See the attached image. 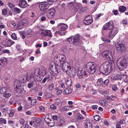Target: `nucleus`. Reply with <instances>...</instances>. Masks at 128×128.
<instances>
[{
    "label": "nucleus",
    "instance_id": "32",
    "mask_svg": "<svg viewBox=\"0 0 128 128\" xmlns=\"http://www.w3.org/2000/svg\"><path fill=\"white\" fill-rule=\"evenodd\" d=\"M60 55L57 56L56 57V60L57 62V63L56 64H58V63L60 64V66H61V64L60 63Z\"/></svg>",
    "mask_w": 128,
    "mask_h": 128
},
{
    "label": "nucleus",
    "instance_id": "43",
    "mask_svg": "<svg viewBox=\"0 0 128 128\" xmlns=\"http://www.w3.org/2000/svg\"><path fill=\"white\" fill-rule=\"evenodd\" d=\"M94 119L96 121H98L100 119V117L98 115H96L94 116Z\"/></svg>",
    "mask_w": 128,
    "mask_h": 128
},
{
    "label": "nucleus",
    "instance_id": "64",
    "mask_svg": "<svg viewBox=\"0 0 128 128\" xmlns=\"http://www.w3.org/2000/svg\"><path fill=\"white\" fill-rule=\"evenodd\" d=\"M57 125L59 126H61L62 125V123H61L60 122H58L57 123Z\"/></svg>",
    "mask_w": 128,
    "mask_h": 128
},
{
    "label": "nucleus",
    "instance_id": "36",
    "mask_svg": "<svg viewBox=\"0 0 128 128\" xmlns=\"http://www.w3.org/2000/svg\"><path fill=\"white\" fill-rule=\"evenodd\" d=\"M50 78V76H46L43 79L42 81V83H45L46 82L47 80H48V81L49 80Z\"/></svg>",
    "mask_w": 128,
    "mask_h": 128
},
{
    "label": "nucleus",
    "instance_id": "29",
    "mask_svg": "<svg viewBox=\"0 0 128 128\" xmlns=\"http://www.w3.org/2000/svg\"><path fill=\"white\" fill-rule=\"evenodd\" d=\"M126 8L125 6H122L120 7L119 10L120 12H124L126 10Z\"/></svg>",
    "mask_w": 128,
    "mask_h": 128
},
{
    "label": "nucleus",
    "instance_id": "48",
    "mask_svg": "<svg viewBox=\"0 0 128 128\" xmlns=\"http://www.w3.org/2000/svg\"><path fill=\"white\" fill-rule=\"evenodd\" d=\"M54 86V85L53 83H52L50 84L49 88L50 90H53Z\"/></svg>",
    "mask_w": 128,
    "mask_h": 128
},
{
    "label": "nucleus",
    "instance_id": "41",
    "mask_svg": "<svg viewBox=\"0 0 128 128\" xmlns=\"http://www.w3.org/2000/svg\"><path fill=\"white\" fill-rule=\"evenodd\" d=\"M84 118L80 114H78V120H81L84 119Z\"/></svg>",
    "mask_w": 128,
    "mask_h": 128
},
{
    "label": "nucleus",
    "instance_id": "33",
    "mask_svg": "<svg viewBox=\"0 0 128 128\" xmlns=\"http://www.w3.org/2000/svg\"><path fill=\"white\" fill-rule=\"evenodd\" d=\"M73 5L78 9L79 8H80L81 6V4L80 3H74L73 4Z\"/></svg>",
    "mask_w": 128,
    "mask_h": 128
},
{
    "label": "nucleus",
    "instance_id": "40",
    "mask_svg": "<svg viewBox=\"0 0 128 128\" xmlns=\"http://www.w3.org/2000/svg\"><path fill=\"white\" fill-rule=\"evenodd\" d=\"M20 128H31V127L28 124H26L25 125H22Z\"/></svg>",
    "mask_w": 128,
    "mask_h": 128
},
{
    "label": "nucleus",
    "instance_id": "7",
    "mask_svg": "<svg viewBox=\"0 0 128 128\" xmlns=\"http://www.w3.org/2000/svg\"><path fill=\"white\" fill-rule=\"evenodd\" d=\"M115 47L118 52L123 53L125 50V46L123 44H118L116 45Z\"/></svg>",
    "mask_w": 128,
    "mask_h": 128
},
{
    "label": "nucleus",
    "instance_id": "9",
    "mask_svg": "<svg viewBox=\"0 0 128 128\" xmlns=\"http://www.w3.org/2000/svg\"><path fill=\"white\" fill-rule=\"evenodd\" d=\"M114 24L112 21H110L109 22L103 26V28L104 30H110L114 27Z\"/></svg>",
    "mask_w": 128,
    "mask_h": 128
},
{
    "label": "nucleus",
    "instance_id": "44",
    "mask_svg": "<svg viewBox=\"0 0 128 128\" xmlns=\"http://www.w3.org/2000/svg\"><path fill=\"white\" fill-rule=\"evenodd\" d=\"M52 96V94L51 93L48 92L46 93L45 95V96L48 98L51 97Z\"/></svg>",
    "mask_w": 128,
    "mask_h": 128
},
{
    "label": "nucleus",
    "instance_id": "52",
    "mask_svg": "<svg viewBox=\"0 0 128 128\" xmlns=\"http://www.w3.org/2000/svg\"><path fill=\"white\" fill-rule=\"evenodd\" d=\"M2 13L3 14L6 15L7 13V10L5 9H4L2 10Z\"/></svg>",
    "mask_w": 128,
    "mask_h": 128
},
{
    "label": "nucleus",
    "instance_id": "11",
    "mask_svg": "<svg viewBox=\"0 0 128 128\" xmlns=\"http://www.w3.org/2000/svg\"><path fill=\"white\" fill-rule=\"evenodd\" d=\"M118 29L117 28L114 27L110 30L108 37L110 39L113 38L118 33Z\"/></svg>",
    "mask_w": 128,
    "mask_h": 128
},
{
    "label": "nucleus",
    "instance_id": "55",
    "mask_svg": "<svg viewBox=\"0 0 128 128\" xmlns=\"http://www.w3.org/2000/svg\"><path fill=\"white\" fill-rule=\"evenodd\" d=\"M102 104L104 105H106L108 104V102L105 100H103L102 101Z\"/></svg>",
    "mask_w": 128,
    "mask_h": 128
},
{
    "label": "nucleus",
    "instance_id": "25",
    "mask_svg": "<svg viewBox=\"0 0 128 128\" xmlns=\"http://www.w3.org/2000/svg\"><path fill=\"white\" fill-rule=\"evenodd\" d=\"M8 90V88L5 87H3L0 88V93L4 94Z\"/></svg>",
    "mask_w": 128,
    "mask_h": 128
},
{
    "label": "nucleus",
    "instance_id": "63",
    "mask_svg": "<svg viewBox=\"0 0 128 128\" xmlns=\"http://www.w3.org/2000/svg\"><path fill=\"white\" fill-rule=\"evenodd\" d=\"M9 50H2V52H3L4 53H9Z\"/></svg>",
    "mask_w": 128,
    "mask_h": 128
},
{
    "label": "nucleus",
    "instance_id": "35",
    "mask_svg": "<svg viewBox=\"0 0 128 128\" xmlns=\"http://www.w3.org/2000/svg\"><path fill=\"white\" fill-rule=\"evenodd\" d=\"M69 108L70 107L68 106H64L62 108V110L63 111H66L69 110Z\"/></svg>",
    "mask_w": 128,
    "mask_h": 128
},
{
    "label": "nucleus",
    "instance_id": "39",
    "mask_svg": "<svg viewBox=\"0 0 128 128\" xmlns=\"http://www.w3.org/2000/svg\"><path fill=\"white\" fill-rule=\"evenodd\" d=\"M14 110H10V112L9 114V116L10 117H12L14 115Z\"/></svg>",
    "mask_w": 128,
    "mask_h": 128
},
{
    "label": "nucleus",
    "instance_id": "56",
    "mask_svg": "<svg viewBox=\"0 0 128 128\" xmlns=\"http://www.w3.org/2000/svg\"><path fill=\"white\" fill-rule=\"evenodd\" d=\"M62 90H58L56 92V94L58 95H59L62 93Z\"/></svg>",
    "mask_w": 128,
    "mask_h": 128
},
{
    "label": "nucleus",
    "instance_id": "19",
    "mask_svg": "<svg viewBox=\"0 0 128 128\" xmlns=\"http://www.w3.org/2000/svg\"><path fill=\"white\" fill-rule=\"evenodd\" d=\"M111 78L115 80H121L122 78V75L119 74H112V76Z\"/></svg>",
    "mask_w": 128,
    "mask_h": 128
},
{
    "label": "nucleus",
    "instance_id": "37",
    "mask_svg": "<svg viewBox=\"0 0 128 128\" xmlns=\"http://www.w3.org/2000/svg\"><path fill=\"white\" fill-rule=\"evenodd\" d=\"M14 12L16 13L19 14L21 12L20 10V8H14Z\"/></svg>",
    "mask_w": 128,
    "mask_h": 128
},
{
    "label": "nucleus",
    "instance_id": "30",
    "mask_svg": "<svg viewBox=\"0 0 128 128\" xmlns=\"http://www.w3.org/2000/svg\"><path fill=\"white\" fill-rule=\"evenodd\" d=\"M103 82V79L102 78H100L98 80L97 84L98 86H100L102 84Z\"/></svg>",
    "mask_w": 128,
    "mask_h": 128
},
{
    "label": "nucleus",
    "instance_id": "49",
    "mask_svg": "<svg viewBox=\"0 0 128 128\" xmlns=\"http://www.w3.org/2000/svg\"><path fill=\"white\" fill-rule=\"evenodd\" d=\"M112 88L113 90L114 91H116L117 89V87L116 85L115 84L113 85L112 86Z\"/></svg>",
    "mask_w": 128,
    "mask_h": 128
},
{
    "label": "nucleus",
    "instance_id": "23",
    "mask_svg": "<svg viewBox=\"0 0 128 128\" xmlns=\"http://www.w3.org/2000/svg\"><path fill=\"white\" fill-rule=\"evenodd\" d=\"M68 28V26L65 24H63L60 25L58 27L59 30L64 31L66 30Z\"/></svg>",
    "mask_w": 128,
    "mask_h": 128
},
{
    "label": "nucleus",
    "instance_id": "61",
    "mask_svg": "<svg viewBox=\"0 0 128 128\" xmlns=\"http://www.w3.org/2000/svg\"><path fill=\"white\" fill-rule=\"evenodd\" d=\"M98 106L96 105H93L92 106V108L94 110L97 109Z\"/></svg>",
    "mask_w": 128,
    "mask_h": 128
},
{
    "label": "nucleus",
    "instance_id": "31",
    "mask_svg": "<svg viewBox=\"0 0 128 128\" xmlns=\"http://www.w3.org/2000/svg\"><path fill=\"white\" fill-rule=\"evenodd\" d=\"M126 73H124L122 74L123 79H124V82L126 83H127L128 82V80L127 79V76L126 75Z\"/></svg>",
    "mask_w": 128,
    "mask_h": 128
},
{
    "label": "nucleus",
    "instance_id": "34",
    "mask_svg": "<svg viewBox=\"0 0 128 128\" xmlns=\"http://www.w3.org/2000/svg\"><path fill=\"white\" fill-rule=\"evenodd\" d=\"M6 120L3 118H0V124H2L3 123L6 124Z\"/></svg>",
    "mask_w": 128,
    "mask_h": 128
},
{
    "label": "nucleus",
    "instance_id": "20",
    "mask_svg": "<svg viewBox=\"0 0 128 128\" xmlns=\"http://www.w3.org/2000/svg\"><path fill=\"white\" fill-rule=\"evenodd\" d=\"M20 82L18 80H16L14 82V87L15 88L17 89L20 88L21 86Z\"/></svg>",
    "mask_w": 128,
    "mask_h": 128
},
{
    "label": "nucleus",
    "instance_id": "15",
    "mask_svg": "<svg viewBox=\"0 0 128 128\" xmlns=\"http://www.w3.org/2000/svg\"><path fill=\"white\" fill-rule=\"evenodd\" d=\"M18 5L20 7L22 8H25L28 6H29L25 0H20Z\"/></svg>",
    "mask_w": 128,
    "mask_h": 128
},
{
    "label": "nucleus",
    "instance_id": "26",
    "mask_svg": "<svg viewBox=\"0 0 128 128\" xmlns=\"http://www.w3.org/2000/svg\"><path fill=\"white\" fill-rule=\"evenodd\" d=\"M50 31V30H46L44 32L43 34L44 36H48L50 37L52 36V35L51 34Z\"/></svg>",
    "mask_w": 128,
    "mask_h": 128
},
{
    "label": "nucleus",
    "instance_id": "50",
    "mask_svg": "<svg viewBox=\"0 0 128 128\" xmlns=\"http://www.w3.org/2000/svg\"><path fill=\"white\" fill-rule=\"evenodd\" d=\"M33 86V82H30L28 83V87L29 88H30L32 87Z\"/></svg>",
    "mask_w": 128,
    "mask_h": 128
},
{
    "label": "nucleus",
    "instance_id": "8",
    "mask_svg": "<svg viewBox=\"0 0 128 128\" xmlns=\"http://www.w3.org/2000/svg\"><path fill=\"white\" fill-rule=\"evenodd\" d=\"M55 13V10L53 8H50L46 12L47 17L49 18H54Z\"/></svg>",
    "mask_w": 128,
    "mask_h": 128
},
{
    "label": "nucleus",
    "instance_id": "10",
    "mask_svg": "<svg viewBox=\"0 0 128 128\" xmlns=\"http://www.w3.org/2000/svg\"><path fill=\"white\" fill-rule=\"evenodd\" d=\"M61 64L62 65H61V68L64 72H67V71L68 70V69L70 68V67H71L70 66V63L66 61L63 63H62Z\"/></svg>",
    "mask_w": 128,
    "mask_h": 128
},
{
    "label": "nucleus",
    "instance_id": "59",
    "mask_svg": "<svg viewBox=\"0 0 128 128\" xmlns=\"http://www.w3.org/2000/svg\"><path fill=\"white\" fill-rule=\"evenodd\" d=\"M49 4H47L46 5H44L45 10L48 8L49 7Z\"/></svg>",
    "mask_w": 128,
    "mask_h": 128
},
{
    "label": "nucleus",
    "instance_id": "5",
    "mask_svg": "<svg viewBox=\"0 0 128 128\" xmlns=\"http://www.w3.org/2000/svg\"><path fill=\"white\" fill-rule=\"evenodd\" d=\"M80 36L77 34L74 36H72L67 39V40L70 43L73 44L74 45H76L79 43Z\"/></svg>",
    "mask_w": 128,
    "mask_h": 128
},
{
    "label": "nucleus",
    "instance_id": "16",
    "mask_svg": "<svg viewBox=\"0 0 128 128\" xmlns=\"http://www.w3.org/2000/svg\"><path fill=\"white\" fill-rule=\"evenodd\" d=\"M26 78V76L24 75H20L18 78V80L22 84H24L26 82V80H27Z\"/></svg>",
    "mask_w": 128,
    "mask_h": 128
},
{
    "label": "nucleus",
    "instance_id": "51",
    "mask_svg": "<svg viewBox=\"0 0 128 128\" xmlns=\"http://www.w3.org/2000/svg\"><path fill=\"white\" fill-rule=\"evenodd\" d=\"M109 81L108 79H106L105 80L104 82V85L107 86L108 83Z\"/></svg>",
    "mask_w": 128,
    "mask_h": 128
},
{
    "label": "nucleus",
    "instance_id": "38",
    "mask_svg": "<svg viewBox=\"0 0 128 128\" xmlns=\"http://www.w3.org/2000/svg\"><path fill=\"white\" fill-rule=\"evenodd\" d=\"M86 128H92V125L90 122L86 123Z\"/></svg>",
    "mask_w": 128,
    "mask_h": 128
},
{
    "label": "nucleus",
    "instance_id": "57",
    "mask_svg": "<svg viewBox=\"0 0 128 128\" xmlns=\"http://www.w3.org/2000/svg\"><path fill=\"white\" fill-rule=\"evenodd\" d=\"M40 109L41 110L42 112L44 111V110L45 108L44 107L42 106H41L40 107Z\"/></svg>",
    "mask_w": 128,
    "mask_h": 128
},
{
    "label": "nucleus",
    "instance_id": "58",
    "mask_svg": "<svg viewBox=\"0 0 128 128\" xmlns=\"http://www.w3.org/2000/svg\"><path fill=\"white\" fill-rule=\"evenodd\" d=\"M50 107L51 108L52 110H55L56 108V107L53 104L51 105L50 106Z\"/></svg>",
    "mask_w": 128,
    "mask_h": 128
},
{
    "label": "nucleus",
    "instance_id": "14",
    "mask_svg": "<svg viewBox=\"0 0 128 128\" xmlns=\"http://www.w3.org/2000/svg\"><path fill=\"white\" fill-rule=\"evenodd\" d=\"M26 76L28 81H30L32 80V78L34 77L33 72L31 71L28 72L26 73Z\"/></svg>",
    "mask_w": 128,
    "mask_h": 128
},
{
    "label": "nucleus",
    "instance_id": "42",
    "mask_svg": "<svg viewBox=\"0 0 128 128\" xmlns=\"http://www.w3.org/2000/svg\"><path fill=\"white\" fill-rule=\"evenodd\" d=\"M11 37L14 40H16L17 38L16 34L15 33H13L11 35Z\"/></svg>",
    "mask_w": 128,
    "mask_h": 128
},
{
    "label": "nucleus",
    "instance_id": "6",
    "mask_svg": "<svg viewBox=\"0 0 128 128\" xmlns=\"http://www.w3.org/2000/svg\"><path fill=\"white\" fill-rule=\"evenodd\" d=\"M103 57L106 58L108 60H111L112 59L113 56L112 53L110 50H106L104 51L102 54Z\"/></svg>",
    "mask_w": 128,
    "mask_h": 128
},
{
    "label": "nucleus",
    "instance_id": "17",
    "mask_svg": "<svg viewBox=\"0 0 128 128\" xmlns=\"http://www.w3.org/2000/svg\"><path fill=\"white\" fill-rule=\"evenodd\" d=\"M41 122V120L39 118H37L33 122V126L36 128H38L40 125V123Z\"/></svg>",
    "mask_w": 128,
    "mask_h": 128
},
{
    "label": "nucleus",
    "instance_id": "21",
    "mask_svg": "<svg viewBox=\"0 0 128 128\" xmlns=\"http://www.w3.org/2000/svg\"><path fill=\"white\" fill-rule=\"evenodd\" d=\"M7 64V60L5 58H2L0 60V65L4 66Z\"/></svg>",
    "mask_w": 128,
    "mask_h": 128
},
{
    "label": "nucleus",
    "instance_id": "27",
    "mask_svg": "<svg viewBox=\"0 0 128 128\" xmlns=\"http://www.w3.org/2000/svg\"><path fill=\"white\" fill-rule=\"evenodd\" d=\"M8 5L12 10H14L15 6L13 4L10 2H9L8 3Z\"/></svg>",
    "mask_w": 128,
    "mask_h": 128
},
{
    "label": "nucleus",
    "instance_id": "54",
    "mask_svg": "<svg viewBox=\"0 0 128 128\" xmlns=\"http://www.w3.org/2000/svg\"><path fill=\"white\" fill-rule=\"evenodd\" d=\"M112 12L114 13V14L115 15H117L118 13V11L116 10H113Z\"/></svg>",
    "mask_w": 128,
    "mask_h": 128
},
{
    "label": "nucleus",
    "instance_id": "2",
    "mask_svg": "<svg viewBox=\"0 0 128 128\" xmlns=\"http://www.w3.org/2000/svg\"><path fill=\"white\" fill-rule=\"evenodd\" d=\"M117 64L119 69L120 70H123L126 67L128 63L126 58L124 56H122L118 59Z\"/></svg>",
    "mask_w": 128,
    "mask_h": 128
},
{
    "label": "nucleus",
    "instance_id": "3",
    "mask_svg": "<svg viewBox=\"0 0 128 128\" xmlns=\"http://www.w3.org/2000/svg\"><path fill=\"white\" fill-rule=\"evenodd\" d=\"M86 68L88 72L90 74L95 73L97 68V66L96 63L94 62H89L86 64Z\"/></svg>",
    "mask_w": 128,
    "mask_h": 128
},
{
    "label": "nucleus",
    "instance_id": "18",
    "mask_svg": "<svg viewBox=\"0 0 128 128\" xmlns=\"http://www.w3.org/2000/svg\"><path fill=\"white\" fill-rule=\"evenodd\" d=\"M78 76L79 78H81L84 77V76H86V72L84 70L79 71L77 72Z\"/></svg>",
    "mask_w": 128,
    "mask_h": 128
},
{
    "label": "nucleus",
    "instance_id": "62",
    "mask_svg": "<svg viewBox=\"0 0 128 128\" xmlns=\"http://www.w3.org/2000/svg\"><path fill=\"white\" fill-rule=\"evenodd\" d=\"M20 122L21 124H22L24 122V119L21 118L20 120Z\"/></svg>",
    "mask_w": 128,
    "mask_h": 128
},
{
    "label": "nucleus",
    "instance_id": "13",
    "mask_svg": "<svg viewBox=\"0 0 128 128\" xmlns=\"http://www.w3.org/2000/svg\"><path fill=\"white\" fill-rule=\"evenodd\" d=\"M76 70L74 68L71 67H70L69 70L67 71V72H66V74H68L70 76L72 77H74L76 74Z\"/></svg>",
    "mask_w": 128,
    "mask_h": 128
},
{
    "label": "nucleus",
    "instance_id": "28",
    "mask_svg": "<svg viewBox=\"0 0 128 128\" xmlns=\"http://www.w3.org/2000/svg\"><path fill=\"white\" fill-rule=\"evenodd\" d=\"M72 92V91L71 89L67 88L64 90V93L66 94H70Z\"/></svg>",
    "mask_w": 128,
    "mask_h": 128
},
{
    "label": "nucleus",
    "instance_id": "22",
    "mask_svg": "<svg viewBox=\"0 0 128 128\" xmlns=\"http://www.w3.org/2000/svg\"><path fill=\"white\" fill-rule=\"evenodd\" d=\"M5 45L7 46H10L14 43V42L11 40L6 39V40Z\"/></svg>",
    "mask_w": 128,
    "mask_h": 128
},
{
    "label": "nucleus",
    "instance_id": "1",
    "mask_svg": "<svg viewBox=\"0 0 128 128\" xmlns=\"http://www.w3.org/2000/svg\"><path fill=\"white\" fill-rule=\"evenodd\" d=\"M115 65L114 62H106L101 65L99 69L100 71L104 74L107 75L111 71H114Z\"/></svg>",
    "mask_w": 128,
    "mask_h": 128
},
{
    "label": "nucleus",
    "instance_id": "12",
    "mask_svg": "<svg viewBox=\"0 0 128 128\" xmlns=\"http://www.w3.org/2000/svg\"><path fill=\"white\" fill-rule=\"evenodd\" d=\"M92 22V16L90 15H89L85 17L83 21L84 23L86 25H88L90 24Z\"/></svg>",
    "mask_w": 128,
    "mask_h": 128
},
{
    "label": "nucleus",
    "instance_id": "4",
    "mask_svg": "<svg viewBox=\"0 0 128 128\" xmlns=\"http://www.w3.org/2000/svg\"><path fill=\"white\" fill-rule=\"evenodd\" d=\"M50 68L49 72L53 76H55L58 74V70H59L61 66H60V64H55L54 65H50Z\"/></svg>",
    "mask_w": 128,
    "mask_h": 128
},
{
    "label": "nucleus",
    "instance_id": "24",
    "mask_svg": "<svg viewBox=\"0 0 128 128\" xmlns=\"http://www.w3.org/2000/svg\"><path fill=\"white\" fill-rule=\"evenodd\" d=\"M60 63L61 64L62 63H63L65 62V60L66 59V56H65L63 55L62 54L60 55Z\"/></svg>",
    "mask_w": 128,
    "mask_h": 128
},
{
    "label": "nucleus",
    "instance_id": "60",
    "mask_svg": "<svg viewBox=\"0 0 128 128\" xmlns=\"http://www.w3.org/2000/svg\"><path fill=\"white\" fill-rule=\"evenodd\" d=\"M40 4L41 5H46L48 4L47 2H42L40 3Z\"/></svg>",
    "mask_w": 128,
    "mask_h": 128
},
{
    "label": "nucleus",
    "instance_id": "47",
    "mask_svg": "<svg viewBox=\"0 0 128 128\" xmlns=\"http://www.w3.org/2000/svg\"><path fill=\"white\" fill-rule=\"evenodd\" d=\"M39 8L41 10H45L44 5H41L40 4H39Z\"/></svg>",
    "mask_w": 128,
    "mask_h": 128
},
{
    "label": "nucleus",
    "instance_id": "45",
    "mask_svg": "<svg viewBox=\"0 0 128 128\" xmlns=\"http://www.w3.org/2000/svg\"><path fill=\"white\" fill-rule=\"evenodd\" d=\"M37 101L35 99L32 100L31 101V104L32 105H35L36 104Z\"/></svg>",
    "mask_w": 128,
    "mask_h": 128
},
{
    "label": "nucleus",
    "instance_id": "53",
    "mask_svg": "<svg viewBox=\"0 0 128 128\" xmlns=\"http://www.w3.org/2000/svg\"><path fill=\"white\" fill-rule=\"evenodd\" d=\"M47 2L48 4L51 5L53 3L52 0H48Z\"/></svg>",
    "mask_w": 128,
    "mask_h": 128
},
{
    "label": "nucleus",
    "instance_id": "46",
    "mask_svg": "<svg viewBox=\"0 0 128 128\" xmlns=\"http://www.w3.org/2000/svg\"><path fill=\"white\" fill-rule=\"evenodd\" d=\"M3 96L5 98H8L11 96V94L10 93H6L3 94Z\"/></svg>",
    "mask_w": 128,
    "mask_h": 128
}]
</instances>
